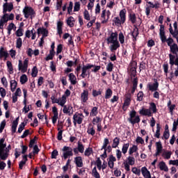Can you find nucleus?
I'll use <instances>...</instances> for the list:
<instances>
[{
  "mask_svg": "<svg viewBox=\"0 0 178 178\" xmlns=\"http://www.w3.org/2000/svg\"><path fill=\"white\" fill-rule=\"evenodd\" d=\"M173 26L175 30L172 32V38H175L177 36H178V29H177V22H175L173 24Z\"/></svg>",
  "mask_w": 178,
  "mask_h": 178,
  "instance_id": "nucleus-41",
  "label": "nucleus"
},
{
  "mask_svg": "<svg viewBox=\"0 0 178 178\" xmlns=\"http://www.w3.org/2000/svg\"><path fill=\"white\" fill-rule=\"evenodd\" d=\"M92 176L95 178H101L99 172L97 170V167H95L92 170Z\"/></svg>",
  "mask_w": 178,
  "mask_h": 178,
  "instance_id": "nucleus-45",
  "label": "nucleus"
},
{
  "mask_svg": "<svg viewBox=\"0 0 178 178\" xmlns=\"http://www.w3.org/2000/svg\"><path fill=\"white\" fill-rule=\"evenodd\" d=\"M169 57V63L170 65L172 67L175 65V60H176V55L175 56V54H169L168 55Z\"/></svg>",
  "mask_w": 178,
  "mask_h": 178,
  "instance_id": "nucleus-34",
  "label": "nucleus"
},
{
  "mask_svg": "<svg viewBox=\"0 0 178 178\" xmlns=\"http://www.w3.org/2000/svg\"><path fill=\"white\" fill-rule=\"evenodd\" d=\"M79 10H80V3L79 1H76L74 3V12H79Z\"/></svg>",
  "mask_w": 178,
  "mask_h": 178,
  "instance_id": "nucleus-64",
  "label": "nucleus"
},
{
  "mask_svg": "<svg viewBox=\"0 0 178 178\" xmlns=\"http://www.w3.org/2000/svg\"><path fill=\"white\" fill-rule=\"evenodd\" d=\"M1 84H3V87L5 88H8V79H6V77L3 76L1 79Z\"/></svg>",
  "mask_w": 178,
  "mask_h": 178,
  "instance_id": "nucleus-61",
  "label": "nucleus"
},
{
  "mask_svg": "<svg viewBox=\"0 0 178 178\" xmlns=\"http://www.w3.org/2000/svg\"><path fill=\"white\" fill-rule=\"evenodd\" d=\"M83 120H84V115L83 113H76L73 115V123L74 126H76V124H81Z\"/></svg>",
  "mask_w": 178,
  "mask_h": 178,
  "instance_id": "nucleus-8",
  "label": "nucleus"
},
{
  "mask_svg": "<svg viewBox=\"0 0 178 178\" xmlns=\"http://www.w3.org/2000/svg\"><path fill=\"white\" fill-rule=\"evenodd\" d=\"M94 2H95V0H89V3L87 6L88 10H92V8H94Z\"/></svg>",
  "mask_w": 178,
  "mask_h": 178,
  "instance_id": "nucleus-56",
  "label": "nucleus"
},
{
  "mask_svg": "<svg viewBox=\"0 0 178 178\" xmlns=\"http://www.w3.org/2000/svg\"><path fill=\"white\" fill-rule=\"evenodd\" d=\"M172 102L171 100H169L167 104V106L168 107L169 112L171 113V115H173V111H175L176 108L175 104H171Z\"/></svg>",
  "mask_w": 178,
  "mask_h": 178,
  "instance_id": "nucleus-30",
  "label": "nucleus"
},
{
  "mask_svg": "<svg viewBox=\"0 0 178 178\" xmlns=\"http://www.w3.org/2000/svg\"><path fill=\"white\" fill-rule=\"evenodd\" d=\"M91 154H92V148H91V147L86 148L84 152L85 156H90V155H91Z\"/></svg>",
  "mask_w": 178,
  "mask_h": 178,
  "instance_id": "nucleus-58",
  "label": "nucleus"
},
{
  "mask_svg": "<svg viewBox=\"0 0 178 178\" xmlns=\"http://www.w3.org/2000/svg\"><path fill=\"white\" fill-rule=\"evenodd\" d=\"M38 35H42L43 38L48 37V30L44 28H38Z\"/></svg>",
  "mask_w": 178,
  "mask_h": 178,
  "instance_id": "nucleus-20",
  "label": "nucleus"
},
{
  "mask_svg": "<svg viewBox=\"0 0 178 178\" xmlns=\"http://www.w3.org/2000/svg\"><path fill=\"white\" fill-rule=\"evenodd\" d=\"M3 143H5V139L1 138L0 140V159L2 161H6L9 156V149L6 147V144Z\"/></svg>",
  "mask_w": 178,
  "mask_h": 178,
  "instance_id": "nucleus-2",
  "label": "nucleus"
},
{
  "mask_svg": "<svg viewBox=\"0 0 178 178\" xmlns=\"http://www.w3.org/2000/svg\"><path fill=\"white\" fill-rule=\"evenodd\" d=\"M159 167L161 170H163L165 172H168L169 170L168 166L166 165V163L163 161H161L159 163Z\"/></svg>",
  "mask_w": 178,
  "mask_h": 178,
  "instance_id": "nucleus-37",
  "label": "nucleus"
},
{
  "mask_svg": "<svg viewBox=\"0 0 178 178\" xmlns=\"http://www.w3.org/2000/svg\"><path fill=\"white\" fill-rule=\"evenodd\" d=\"M102 149H104V156L106 155V152L112 151V147L109 145V140L108 138H104Z\"/></svg>",
  "mask_w": 178,
  "mask_h": 178,
  "instance_id": "nucleus-10",
  "label": "nucleus"
},
{
  "mask_svg": "<svg viewBox=\"0 0 178 178\" xmlns=\"http://www.w3.org/2000/svg\"><path fill=\"white\" fill-rule=\"evenodd\" d=\"M27 162V156H23V161L19 162V169H23V167L24 165H26V163Z\"/></svg>",
  "mask_w": 178,
  "mask_h": 178,
  "instance_id": "nucleus-52",
  "label": "nucleus"
},
{
  "mask_svg": "<svg viewBox=\"0 0 178 178\" xmlns=\"http://www.w3.org/2000/svg\"><path fill=\"white\" fill-rule=\"evenodd\" d=\"M74 163L77 168H83V158L81 156H76L74 160Z\"/></svg>",
  "mask_w": 178,
  "mask_h": 178,
  "instance_id": "nucleus-22",
  "label": "nucleus"
},
{
  "mask_svg": "<svg viewBox=\"0 0 178 178\" xmlns=\"http://www.w3.org/2000/svg\"><path fill=\"white\" fill-rule=\"evenodd\" d=\"M63 113H67L68 115H73V107L71 105H68V106H65L64 104V106H63Z\"/></svg>",
  "mask_w": 178,
  "mask_h": 178,
  "instance_id": "nucleus-14",
  "label": "nucleus"
},
{
  "mask_svg": "<svg viewBox=\"0 0 178 178\" xmlns=\"http://www.w3.org/2000/svg\"><path fill=\"white\" fill-rule=\"evenodd\" d=\"M23 13L24 15V17L26 19H29V17H30L31 16V18L33 19V17H34V10H33V8H31V7H25L24 9H23Z\"/></svg>",
  "mask_w": 178,
  "mask_h": 178,
  "instance_id": "nucleus-9",
  "label": "nucleus"
},
{
  "mask_svg": "<svg viewBox=\"0 0 178 178\" xmlns=\"http://www.w3.org/2000/svg\"><path fill=\"white\" fill-rule=\"evenodd\" d=\"M22 45H23V40L21 38H18L16 41V48L20 49L22 48Z\"/></svg>",
  "mask_w": 178,
  "mask_h": 178,
  "instance_id": "nucleus-50",
  "label": "nucleus"
},
{
  "mask_svg": "<svg viewBox=\"0 0 178 178\" xmlns=\"http://www.w3.org/2000/svg\"><path fill=\"white\" fill-rule=\"evenodd\" d=\"M141 173L145 178H151V172L147 170V167L141 168Z\"/></svg>",
  "mask_w": 178,
  "mask_h": 178,
  "instance_id": "nucleus-24",
  "label": "nucleus"
},
{
  "mask_svg": "<svg viewBox=\"0 0 178 178\" xmlns=\"http://www.w3.org/2000/svg\"><path fill=\"white\" fill-rule=\"evenodd\" d=\"M156 150L159 151L160 153H162L163 145L160 141L156 143Z\"/></svg>",
  "mask_w": 178,
  "mask_h": 178,
  "instance_id": "nucleus-49",
  "label": "nucleus"
},
{
  "mask_svg": "<svg viewBox=\"0 0 178 178\" xmlns=\"http://www.w3.org/2000/svg\"><path fill=\"white\" fill-rule=\"evenodd\" d=\"M67 24L70 27H73V26H74V18L73 17H70L67 19Z\"/></svg>",
  "mask_w": 178,
  "mask_h": 178,
  "instance_id": "nucleus-46",
  "label": "nucleus"
},
{
  "mask_svg": "<svg viewBox=\"0 0 178 178\" xmlns=\"http://www.w3.org/2000/svg\"><path fill=\"white\" fill-rule=\"evenodd\" d=\"M24 31L23 30V29L22 28L18 29L15 32L17 37H23Z\"/></svg>",
  "mask_w": 178,
  "mask_h": 178,
  "instance_id": "nucleus-60",
  "label": "nucleus"
},
{
  "mask_svg": "<svg viewBox=\"0 0 178 178\" xmlns=\"http://www.w3.org/2000/svg\"><path fill=\"white\" fill-rule=\"evenodd\" d=\"M64 159H67L69 156H73V149L69 146H64L62 149Z\"/></svg>",
  "mask_w": 178,
  "mask_h": 178,
  "instance_id": "nucleus-7",
  "label": "nucleus"
},
{
  "mask_svg": "<svg viewBox=\"0 0 178 178\" xmlns=\"http://www.w3.org/2000/svg\"><path fill=\"white\" fill-rule=\"evenodd\" d=\"M112 97V90L111 88L107 89L106 91L105 98L106 99H109Z\"/></svg>",
  "mask_w": 178,
  "mask_h": 178,
  "instance_id": "nucleus-59",
  "label": "nucleus"
},
{
  "mask_svg": "<svg viewBox=\"0 0 178 178\" xmlns=\"http://www.w3.org/2000/svg\"><path fill=\"white\" fill-rule=\"evenodd\" d=\"M68 77H69V80H70L71 84H72V86L77 84V78L76 77V75H74V74L70 73L68 75Z\"/></svg>",
  "mask_w": 178,
  "mask_h": 178,
  "instance_id": "nucleus-25",
  "label": "nucleus"
},
{
  "mask_svg": "<svg viewBox=\"0 0 178 178\" xmlns=\"http://www.w3.org/2000/svg\"><path fill=\"white\" fill-rule=\"evenodd\" d=\"M6 65L9 74H13V65H12V62L8 60Z\"/></svg>",
  "mask_w": 178,
  "mask_h": 178,
  "instance_id": "nucleus-38",
  "label": "nucleus"
},
{
  "mask_svg": "<svg viewBox=\"0 0 178 178\" xmlns=\"http://www.w3.org/2000/svg\"><path fill=\"white\" fill-rule=\"evenodd\" d=\"M130 76H131V79H133V76L134 79H136L137 76V69L135 67H131L130 69Z\"/></svg>",
  "mask_w": 178,
  "mask_h": 178,
  "instance_id": "nucleus-43",
  "label": "nucleus"
},
{
  "mask_svg": "<svg viewBox=\"0 0 178 178\" xmlns=\"http://www.w3.org/2000/svg\"><path fill=\"white\" fill-rule=\"evenodd\" d=\"M52 112L54 114V116L52 117V123L53 124H55V123H56V121L58 120V108H56V106H54L52 108Z\"/></svg>",
  "mask_w": 178,
  "mask_h": 178,
  "instance_id": "nucleus-18",
  "label": "nucleus"
},
{
  "mask_svg": "<svg viewBox=\"0 0 178 178\" xmlns=\"http://www.w3.org/2000/svg\"><path fill=\"white\" fill-rule=\"evenodd\" d=\"M3 13L7 14L6 12H12V10L13 9V4L12 3H6L3 4Z\"/></svg>",
  "mask_w": 178,
  "mask_h": 178,
  "instance_id": "nucleus-15",
  "label": "nucleus"
},
{
  "mask_svg": "<svg viewBox=\"0 0 178 178\" xmlns=\"http://www.w3.org/2000/svg\"><path fill=\"white\" fill-rule=\"evenodd\" d=\"M87 133L89 134V136H95V129H94V126H92V124H89L87 129Z\"/></svg>",
  "mask_w": 178,
  "mask_h": 178,
  "instance_id": "nucleus-27",
  "label": "nucleus"
},
{
  "mask_svg": "<svg viewBox=\"0 0 178 178\" xmlns=\"http://www.w3.org/2000/svg\"><path fill=\"white\" fill-rule=\"evenodd\" d=\"M139 30H138V28H137V26H136L133 31L131 32V35H132V38H133V42L134 43L133 44H136V42L137 41V37L139 35Z\"/></svg>",
  "mask_w": 178,
  "mask_h": 178,
  "instance_id": "nucleus-19",
  "label": "nucleus"
},
{
  "mask_svg": "<svg viewBox=\"0 0 178 178\" xmlns=\"http://www.w3.org/2000/svg\"><path fill=\"white\" fill-rule=\"evenodd\" d=\"M10 90L12 92H15L16 88L17 87V82L16 80H11L10 81Z\"/></svg>",
  "mask_w": 178,
  "mask_h": 178,
  "instance_id": "nucleus-32",
  "label": "nucleus"
},
{
  "mask_svg": "<svg viewBox=\"0 0 178 178\" xmlns=\"http://www.w3.org/2000/svg\"><path fill=\"white\" fill-rule=\"evenodd\" d=\"M159 37L162 43L167 42L168 46L170 47V51H174L175 48L177 47V44L174 43L175 40L170 36L168 39L165 32L164 24H160Z\"/></svg>",
  "mask_w": 178,
  "mask_h": 178,
  "instance_id": "nucleus-1",
  "label": "nucleus"
},
{
  "mask_svg": "<svg viewBox=\"0 0 178 178\" xmlns=\"http://www.w3.org/2000/svg\"><path fill=\"white\" fill-rule=\"evenodd\" d=\"M30 60L29 58H26L22 61V60H18V70L21 72V73H26L29 69V63Z\"/></svg>",
  "mask_w": 178,
  "mask_h": 178,
  "instance_id": "nucleus-3",
  "label": "nucleus"
},
{
  "mask_svg": "<svg viewBox=\"0 0 178 178\" xmlns=\"http://www.w3.org/2000/svg\"><path fill=\"white\" fill-rule=\"evenodd\" d=\"M137 111L135 110L131 111V113L129 114L130 118L128 119L129 123H131L132 125H134L136 124L140 123V115H136Z\"/></svg>",
  "mask_w": 178,
  "mask_h": 178,
  "instance_id": "nucleus-4",
  "label": "nucleus"
},
{
  "mask_svg": "<svg viewBox=\"0 0 178 178\" xmlns=\"http://www.w3.org/2000/svg\"><path fill=\"white\" fill-rule=\"evenodd\" d=\"M90 116H97V115H98V107H93L90 111Z\"/></svg>",
  "mask_w": 178,
  "mask_h": 178,
  "instance_id": "nucleus-51",
  "label": "nucleus"
},
{
  "mask_svg": "<svg viewBox=\"0 0 178 178\" xmlns=\"http://www.w3.org/2000/svg\"><path fill=\"white\" fill-rule=\"evenodd\" d=\"M159 82L156 79H154V83L152 84L151 83L147 84V89L149 91L154 92L159 90Z\"/></svg>",
  "mask_w": 178,
  "mask_h": 178,
  "instance_id": "nucleus-11",
  "label": "nucleus"
},
{
  "mask_svg": "<svg viewBox=\"0 0 178 178\" xmlns=\"http://www.w3.org/2000/svg\"><path fill=\"white\" fill-rule=\"evenodd\" d=\"M139 114L143 116L152 117L153 113L151 111L149 108H145L143 107L140 110H139Z\"/></svg>",
  "mask_w": 178,
  "mask_h": 178,
  "instance_id": "nucleus-12",
  "label": "nucleus"
},
{
  "mask_svg": "<svg viewBox=\"0 0 178 178\" xmlns=\"http://www.w3.org/2000/svg\"><path fill=\"white\" fill-rule=\"evenodd\" d=\"M130 143H124L122 148V152L125 154L129 148Z\"/></svg>",
  "mask_w": 178,
  "mask_h": 178,
  "instance_id": "nucleus-53",
  "label": "nucleus"
},
{
  "mask_svg": "<svg viewBox=\"0 0 178 178\" xmlns=\"http://www.w3.org/2000/svg\"><path fill=\"white\" fill-rule=\"evenodd\" d=\"M120 47V44L118 40L113 38V32L112 33V51H116Z\"/></svg>",
  "mask_w": 178,
  "mask_h": 178,
  "instance_id": "nucleus-17",
  "label": "nucleus"
},
{
  "mask_svg": "<svg viewBox=\"0 0 178 178\" xmlns=\"http://www.w3.org/2000/svg\"><path fill=\"white\" fill-rule=\"evenodd\" d=\"M83 17L85 20L90 21L91 20V17H90V13H88V10H85L83 12Z\"/></svg>",
  "mask_w": 178,
  "mask_h": 178,
  "instance_id": "nucleus-55",
  "label": "nucleus"
},
{
  "mask_svg": "<svg viewBox=\"0 0 178 178\" xmlns=\"http://www.w3.org/2000/svg\"><path fill=\"white\" fill-rule=\"evenodd\" d=\"M101 122H102V118L99 117H96L92 120L93 124H97V125L101 124Z\"/></svg>",
  "mask_w": 178,
  "mask_h": 178,
  "instance_id": "nucleus-54",
  "label": "nucleus"
},
{
  "mask_svg": "<svg viewBox=\"0 0 178 178\" xmlns=\"http://www.w3.org/2000/svg\"><path fill=\"white\" fill-rule=\"evenodd\" d=\"M13 19H15V15L13 14L8 15L4 13V15L2 16V17L0 19V29L1 30L3 29V26L5 23H8L9 20H13Z\"/></svg>",
  "mask_w": 178,
  "mask_h": 178,
  "instance_id": "nucleus-6",
  "label": "nucleus"
},
{
  "mask_svg": "<svg viewBox=\"0 0 178 178\" xmlns=\"http://www.w3.org/2000/svg\"><path fill=\"white\" fill-rule=\"evenodd\" d=\"M77 149L80 154H83L84 152V145L80 141L77 143Z\"/></svg>",
  "mask_w": 178,
  "mask_h": 178,
  "instance_id": "nucleus-40",
  "label": "nucleus"
},
{
  "mask_svg": "<svg viewBox=\"0 0 178 178\" xmlns=\"http://www.w3.org/2000/svg\"><path fill=\"white\" fill-rule=\"evenodd\" d=\"M149 110L152 113H157V106L156 104L154 102H150L149 103Z\"/></svg>",
  "mask_w": 178,
  "mask_h": 178,
  "instance_id": "nucleus-35",
  "label": "nucleus"
},
{
  "mask_svg": "<svg viewBox=\"0 0 178 178\" xmlns=\"http://www.w3.org/2000/svg\"><path fill=\"white\" fill-rule=\"evenodd\" d=\"M81 101L83 104H86L88 101V90H84L81 94Z\"/></svg>",
  "mask_w": 178,
  "mask_h": 178,
  "instance_id": "nucleus-16",
  "label": "nucleus"
},
{
  "mask_svg": "<svg viewBox=\"0 0 178 178\" xmlns=\"http://www.w3.org/2000/svg\"><path fill=\"white\" fill-rule=\"evenodd\" d=\"M160 136H161V127H160V124L157 123L156 124V131L154 134V137L159 138Z\"/></svg>",
  "mask_w": 178,
  "mask_h": 178,
  "instance_id": "nucleus-47",
  "label": "nucleus"
},
{
  "mask_svg": "<svg viewBox=\"0 0 178 178\" xmlns=\"http://www.w3.org/2000/svg\"><path fill=\"white\" fill-rule=\"evenodd\" d=\"M129 19L132 23V24H135L137 22V17L135 13L134 12H131L129 14Z\"/></svg>",
  "mask_w": 178,
  "mask_h": 178,
  "instance_id": "nucleus-29",
  "label": "nucleus"
},
{
  "mask_svg": "<svg viewBox=\"0 0 178 178\" xmlns=\"http://www.w3.org/2000/svg\"><path fill=\"white\" fill-rule=\"evenodd\" d=\"M126 9H123L120 12V20L122 24L126 22Z\"/></svg>",
  "mask_w": 178,
  "mask_h": 178,
  "instance_id": "nucleus-28",
  "label": "nucleus"
},
{
  "mask_svg": "<svg viewBox=\"0 0 178 178\" xmlns=\"http://www.w3.org/2000/svg\"><path fill=\"white\" fill-rule=\"evenodd\" d=\"M62 26H63V22L58 21L57 22V31L58 34L60 36L63 34V31H62Z\"/></svg>",
  "mask_w": 178,
  "mask_h": 178,
  "instance_id": "nucleus-36",
  "label": "nucleus"
},
{
  "mask_svg": "<svg viewBox=\"0 0 178 178\" xmlns=\"http://www.w3.org/2000/svg\"><path fill=\"white\" fill-rule=\"evenodd\" d=\"M132 88L131 90V95H134V93L136 92V90L137 88L138 84V77L134 78L132 80Z\"/></svg>",
  "mask_w": 178,
  "mask_h": 178,
  "instance_id": "nucleus-21",
  "label": "nucleus"
},
{
  "mask_svg": "<svg viewBox=\"0 0 178 178\" xmlns=\"http://www.w3.org/2000/svg\"><path fill=\"white\" fill-rule=\"evenodd\" d=\"M51 103L52 104H58L60 106H64L65 104H66L67 97L65 95H63L60 98H56V95H52L51 97Z\"/></svg>",
  "mask_w": 178,
  "mask_h": 178,
  "instance_id": "nucleus-5",
  "label": "nucleus"
},
{
  "mask_svg": "<svg viewBox=\"0 0 178 178\" xmlns=\"http://www.w3.org/2000/svg\"><path fill=\"white\" fill-rule=\"evenodd\" d=\"M55 56V51L50 50L49 55L45 58V60H52Z\"/></svg>",
  "mask_w": 178,
  "mask_h": 178,
  "instance_id": "nucleus-44",
  "label": "nucleus"
},
{
  "mask_svg": "<svg viewBox=\"0 0 178 178\" xmlns=\"http://www.w3.org/2000/svg\"><path fill=\"white\" fill-rule=\"evenodd\" d=\"M120 145V138H115L113 140V143L112 145L113 148H117V147Z\"/></svg>",
  "mask_w": 178,
  "mask_h": 178,
  "instance_id": "nucleus-57",
  "label": "nucleus"
},
{
  "mask_svg": "<svg viewBox=\"0 0 178 178\" xmlns=\"http://www.w3.org/2000/svg\"><path fill=\"white\" fill-rule=\"evenodd\" d=\"M144 99V92L142 90H140L137 95V101L141 102Z\"/></svg>",
  "mask_w": 178,
  "mask_h": 178,
  "instance_id": "nucleus-48",
  "label": "nucleus"
},
{
  "mask_svg": "<svg viewBox=\"0 0 178 178\" xmlns=\"http://www.w3.org/2000/svg\"><path fill=\"white\" fill-rule=\"evenodd\" d=\"M172 154V152L171 151H165L162 153L161 156L165 159H170Z\"/></svg>",
  "mask_w": 178,
  "mask_h": 178,
  "instance_id": "nucleus-33",
  "label": "nucleus"
},
{
  "mask_svg": "<svg viewBox=\"0 0 178 178\" xmlns=\"http://www.w3.org/2000/svg\"><path fill=\"white\" fill-rule=\"evenodd\" d=\"M8 56H9V53H8V51L5 50L3 47H1L0 49V58H4V60H6L8 59Z\"/></svg>",
  "mask_w": 178,
  "mask_h": 178,
  "instance_id": "nucleus-23",
  "label": "nucleus"
},
{
  "mask_svg": "<svg viewBox=\"0 0 178 178\" xmlns=\"http://www.w3.org/2000/svg\"><path fill=\"white\" fill-rule=\"evenodd\" d=\"M178 45L177 44V47L175 48V51H170L171 54L175 55L176 58H175V65L177 66L178 65Z\"/></svg>",
  "mask_w": 178,
  "mask_h": 178,
  "instance_id": "nucleus-39",
  "label": "nucleus"
},
{
  "mask_svg": "<svg viewBox=\"0 0 178 178\" xmlns=\"http://www.w3.org/2000/svg\"><path fill=\"white\" fill-rule=\"evenodd\" d=\"M128 160V164L129 165H134L135 163V158L134 157H131V156H129V157L127 158Z\"/></svg>",
  "mask_w": 178,
  "mask_h": 178,
  "instance_id": "nucleus-63",
  "label": "nucleus"
},
{
  "mask_svg": "<svg viewBox=\"0 0 178 178\" xmlns=\"http://www.w3.org/2000/svg\"><path fill=\"white\" fill-rule=\"evenodd\" d=\"M91 67H94L93 65H83L82 67V73L81 74V76L82 79H86L87 77V72L91 69Z\"/></svg>",
  "mask_w": 178,
  "mask_h": 178,
  "instance_id": "nucleus-13",
  "label": "nucleus"
},
{
  "mask_svg": "<svg viewBox=\"0 0 178 178\" xmlns=\"http://www.w3.org/2000/svg\"><path fill=\"white\" fill-rule=\"evenodd\" d=\"M109 16H111V12H108L106 13L105 10L102 13V18L103 19L102 23H105L108 22V19H109Z\"/></svg>",
  "mask_w": 178,
  "mask_h": 178,
  "instance_id": "nucleus-26",
  "label": "nucleus"
},
{
  "mask_svg": "<svg viewBox=\"0 0 178 178\" xmlns=\"http://www.w3.org/2000/svg\"><path fill=\"white\" fill-rule=\"evenodd\" d=\"M113 22V26H118V27L122 26V20L120 19V17H114Z\"/></svg>",
  "mask_w": 178,
  "mask_h": 178,
  "instance_id": "nucleus-31",
  "label": "nucleus"
},
{
  "mask_svg": "<svg viewBox=\"0 0 178 178\" xmlns=\"http://www.w3.org/2000/svg\"><path fill=\"white\" fill-rule=\"evenodd\" d=\"M19 81L21 84H26L27 81H29V78L27 77V75L26 74H22L20 78H19Z\"/></svg>",
  "mask_w": 178,
  "mask_h": 178,
  "instance_id": "nucleus-42",
  "label": "nucleus"
},
{
  "mask_svg": "<svg viewBox=\"0 0 178 178\" xmlns=\"http://www.w3.org/2000/svg\"><path fill=\"white\" fill-rule=\"evenodd\" d=\"M138 150V147L136 145H134L133 147L129 148V154L130 155L133 154V153L136 152Z\"/></svg>",
  "mask_w": 178,
  "mask_h": 178,
  "instance_id": "nucleus-62",
  "label": "nucleus"
}]
</instances>
